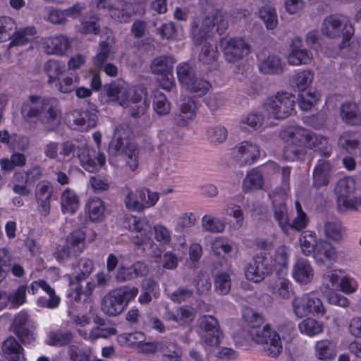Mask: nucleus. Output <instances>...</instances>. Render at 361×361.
<instances>
[{"label":"nucleus","mask_w":361,"mask_h":361,"mask_svg":"<svg viewBox=\"0 0 361 361\" xmlns=\"http://www.w3.org/2000/svg\"><path fill=\"white\" fill-rule=\"evenodd\" d=\"M20 114L26 122H39L53 130L59 123L60 103L56 97L31 94L22 104Z\"/></svg>","instance_id":"1"},{"label":"nucleus","mask_w":361,"mask_h":361,"mask_svg":"<svg viewBox=\"0 0 361 361\" xmlns=\"http://www.w3.org/2000/svg\"><path fill=\"white\" fill-rule=\"evenodd\" d=\"M244 317L252 326L247 332V342L254 341L257 344L262 345L266 354L272 357H276L282 352L283 346L279 334L274 330H271L269 324L263 328L258 326L262 322V318L259 314L252 310H247Z\"/></svg>","instance_id":"2"},{"label":"nucleus","mask_w":361,"mask_h":361,"mask_svg":"<svg viewBox=\"0 0 361 361\" xmlns=\"http://www.w3.org/2000/svg\"><path fill=\"white\" fill-rule=\"evenodd\" d=\"M104 92L109 101L128 108L130 115L134 118L143 115L149 106L148 102L142 98V91L139 93L133 90L123 81H115L104 85Z\"/></svg>","instance_id":"3"},{"label":"nucleus","mask_w":361,"mask_h":361,"mask_svg":"<svg viewBox=\"0 0 361 361\" xmlns=\"http://www.w3.org/2000/svg\"><path fill=\"white\" fill-rule=\"evenodd\" d=\"M228 22L224 20L222 13L218 10H212L192 18L190 35L195 42L201 44L212 39L216 32L222 35L228 28Z\"/></svg>","instance_id":"4"},{"label":"nucleus","mask_w":361,"mask_h":361,"mask_svg":"<svg viewBox=\"0 0 361 361\" xmlns=\"http://www.w3.org/2000/svg\"><path fill=\"white\" fill-rule=\"evenodd\" d=\"M137 287L123 286L106 295L102 302L103 312L109 316L120 314L138 294Z\"/></svg>","instance_id":"5"},{"label":"nucleus","mask_w":361,"mask_h":361,"mask_svg":"<svg viewBox=\"0 0 361 361\" xmlns=\"http://www.w3.org/2000/svg\"><path fill=\"white\" fill-rule=\"evenodd\" d=\"M36 329V322L24 310L14 315L9 326V331L26 347H34L37 343Z\"/></svg>","instance_id":"6"},{"label":"nucleus","mask_w":361,"mask_h":361,"mask_svg":"<svg viewBox=\"0 0 361 361\" xmlns=\"http://www.w3.org/2000/svg\"><path fill=\"white\" fill-rule=\"evenodd\" d=\"M314 79V73L310 70H303L296 72L290 80V84L300 92L298 102L299 107L302 111L310 110L314 103L319 99L317 91L307 90Z\"/></svg>","instance_id":"7"},{"label":"nucleus","mask_w":361,"mask_h":361,"mask_svg":"<svg viewBox=\"0 0 361 361\" xmlns=\"http://www.w3.org/2000/svg\"><path fill=\"white\" fill-rule=\"evenodd\" d=\"M126 207L130 211L141 212L154 206L159 199V195L146 188H140L135 192L128 185L121 189Z\"/></svg>","instance_id":"8"},{"label":"nucleus","mask_w":361,"mask_h":361,"mask_svg":"<svg viewBox=\"0 0 361 361\" xmlns=\"http://www.w3.org/2000/svg\"><path fill=\"white\" fill-rule=\"evenodd\" d=\"M321 30L326 37L336 39L342 37V45L346 44L354 35V27L346 17L330 15L322 23Z\"/></svg>","instance_id":"9"},{"label":"nucleus","mask_w":361,"mask_h":361,"mask_svg":"<svg viewBox=\"0 0 361 361\" xmlns=\"http://www.w3.org/2000/svg\"><path fill=\"white\" fill-rule=\"evenodd\" d=\"M295 105V96L288 92H278L267 99L264 109L270 118L283 119L291 114Z\"/></svg>","instance_id":"10"},{"label":"nucleus","mask_w":361,"mask_h":361,"mask_svg":"<svg viewBox=\"0 0 361 361\" xmlns=\"http://www.w3.org/2000/svg\"><path fill=\"white\" fill-rule=\"evenodd\" d=\"M355 180L350 176L344 177L337 182L335 193L339 208L357 209L361 206V197L355 195Z\"/></svg>","instance_id":"11"},{"label":"nucleus","mask_w":361,"mask_h":361,"mask_svg":"<svg viewBox=\"0 0 361 361\" xmlns=\"http://www.w3.org/2000/svg\"><path fill=\"white\" fill-rule=\"evenodd\" d=\"M273 208L274 219L285 233H288V231L292 229L300 231L307 227L308 219L305 213L297 214L296 217L290 223L284 202H277L276 200H274Z\"/></svg>","instance_id":"12"},{"label":"nucleus","mask_w":361,"mask_h":361,"mask_svg":"<svg viewBox=\"0 0 361 361\" xmlns=\"http://www.w3.org/2000/svg\"><path fill=\"white\" fill-rule=\"evenodd\" d=\"M295 139H300L304 147L318 152L322 157H329L331 154V147L326 137L317 135L310 130L296 127Z\"/></svg>","instance_id":"13"},{"label":"nucleus","mask_w":361,"mask_h":361,"mask_svg":"<svg viewBox=\"0 0 361 361\" xmlns=\"http://www.w3.org/2000/svg\"><path fill=\"white\" fill-rule=\"evenodd\" d=\"M273 271V262L266 254L256 255L245 270L246 279L257 283Z\"/></svg>","instance_id":"14"},{"label":"nucleus","mask_w":361,"mask_h":361,"mask_svg":"<svg viewBox=\"0 0 361 361\" xmlns=\"http://www.w3.org/2000/svg\"><path fill=\"white\" fill-rule=\"evenodd\" d=\"M78 158L82 168L90 173L97 171L106 163L102 153L89 148L85 144L78 148Z\"/></svg>","instance_id":"15"},{"label":"nucleus","mask_w":361,"mask_h":361,"mask_svg":"<svg viewBox=\"0 0 361 361\" xmlns=\"http://www.w3.org/2000/svg\"><path fill=\"white\" fill-rule=\"evenodd\" d=\"M295 131L296 128H289L281 133L282 139L286 142L283 149V157L290 161L301 159L305 152V147L300 139H295Z\"/></svg>","instance_id":"16"},{"label":"nucleus","mask_w":361,"mask_h":361,"mask_svg":"<svg viewBox=\"0 0 361 361\" xmlns=\"http://www.w3.org/2000/svg\"><path fill=\"white\" fill-rule=\"evenodd\" d=\"M200 336L202 341L214 346L220 343L221 334L217 319L211 315H204L200 319Z\"/></svg>","instance_id":"17"},{"label":"nucleus","mask_w":361,"mask_h":361,"mask_svg":"<svg viewBox=\"0 0 361 361\" xmlns=\"http://www.w3.org/2000/svg\"><path fill=\"white\" fill-rule=\"evenodd\" d=\"M130 228L133 233V242L135 245L149 247L156 245L151 238L152 227L145 219L134 216Z\"/></svg>","instance_id":"18"},{"label":"nucleus","mask_w":361,"mask_h":361,"mask_svg":"<svg viewBox=\"0 0 361 361\" xmlns=\"http://www.w3.org/2000/svg\"><path fill=\"white\" fill-rule=\"evenodd\" d=\"M234 159L240 166L254 164L260 156L259 147L255 143L243 141L235 146Z\"/></svg>","instance_id":"19"},{"label":"nucleus","mask_w":361,"mask_h":361,"mask_svg":"<svg viewBox=\"0 0 361 361\" xmlns=\"http://www.w3.org/2000/svg\"><path fill=\"white\" fill-rule=\"evenodd\" d=\"M85 233L81 230L71 232L67 236L66 244L58 255V259L63 256L76 257L80 255L85 249Z\"/></svg>","instance_id":"20"},{"label":"nucleus","mask_w":361,"mask_h":361,"mask_svg":"<svg viewBox=\"0 0 361 361\" xmlns=\"http://www.w3.org/2000/svg\"><path fill=\"white\" fill-rule=\"evenodd\" d=\"M53 193L54 188L49 181L42 180L37 183L35 190V200L39 212L44 216H48L50 213Z\"/></svg>","instance_id":"21"},{"label":"nucleus","mask_w":361,"mask_h":361,"mask_svg":"<svg viewBox=\"0 0 361 361\" xmlns=\"http://www.w3.org/2000/svg\"><path fill=\"white\" fill-rule=\"evenodd\" d=\"M313 257L319 266L329 268L336 262L338 255L335 247L330 243L319 240Z\"/></svg>","instance_id":"22"},{"label":"nucleus","mask_w":361,"mask_h":361,"mask_svg":"<svg viewBox=\"0 0 361 361\" xmlns=\"http://www.w3.org/2000/svg\"><path fill=\"white\" fill-rule=\"evenodd\" d=\"M197 106L190 97L181 99L179 105V114L175 116L177 126L184 127L189 125L197 116Z\"/></svg>","instance_id":"23"},{"label":"nucleus","mask_w":361,"mask_h":361,"mask_svg":"<svg viewBox=\"0 0 361 361\" xmlns=\"http://www.w3.org/2000/svg\"><path fill=\"white\" fill-rule=\"evenodd\" d=\"M314 276V271L310 262L305 258L298 259L293 267V279L301 285H307L312 281Z\"/></svg>","instance_id":"24"},{"label":"nucleus","mask_w":361,"mask_h":361,"mask_svg":"<svg viewBox=\"0 0 361 361\" xmlns=\"http://www.w3.org/2000/svg\"><path fill=\"white\" fill-rule=\"evenodd\" d=\"M147 271V266L142 262H136L130 267L121 264L118 268L116 279L118 282L128 281L143 276Z\"/></svg>","instance_id":"25"},{"label":"nucleus","mask_w":361,"mask_h":361,"mask_svg":"<svg viewBox=\"0 0 361 361\" xmlns=\"http://www.w3.org/2000/svg\"><path fill=\"white\" fill-rule=\"evenodd\" d=\"M73 121L78 129L87 131L96 126L97 115L94 110H77L73 113Z\"/></svg>","instance_id":"26"},{"label":"nucleus","mask_w":361,"mask_h":361,"mask_svg":"<svg viewBox=\"0 0 361 361\" xmlns=\"http://www.w3.org/2000/svg\"><path fill=\"white\" fill-rule=\"evenodd\" d=\"M2 351L9 361H26L23 348L13 336L4 341Z\"/></svg>","instance_id":"27"},{"label":"nucleus","mask_w":361,"mask_h":361,"mask_svg":"<svg viewBox=\"0 0 361 361\" xmlns=\"http://www.w3.org/2000/svg\"><path fill=\"white\" fill-rule=\"evenodd\" d=\"M331 164L324 160H319L313 171V185L316 188L328 185L331 178Z\"/></svg>","instance_id":"28"},{"label":"nucleus","mask_w":361,"mask_h":361,"mask_svg":"<svg viewBox=\"0 0 361 361\" xmlns=\"http://www.w3.org/2000/svg\"><path fill=\"white\" fill-rule=\"evenodd\" d=\"M194 310L189 307H180L174 310H167L164 314L165 319L184 325L193 320Z\"/></svg>","instance_id":"29"},{"label":"nucleus","mask_w":361,"mask_h":361,"mask_svg":"<svg viewBox=\"0 0 361 361\" xmlns=\"http://www.w3.org/2000/svg\"><path fill=\"white\" fill-rule=\"evenodd\" d=\"M79 197L71 188H66L61 195V208L63 214H73L79 207Z\"/></svg>","instance_id":"30"},{"label":"nucleus","mask_w":361,"mask_h":361,"mask_svg":"<svg viewBox=\"0 0 361 361\" xmlns=\"http://www.w3.org/2000/svg\"><path fill=\"white\" fill-rule=\"evenodd\" d=\"M341 116L343 121L350 126L361 124V112L354 102H345L341 107Z\"/></svg>","instance_id":"31"},{"label":"nucleus","mask_w":361,"mask_h":361,"mask_svg":"<svg viewBox=\"0 0 361 361\" xmlns=\"http://www.w3.org/2000/svg\"><path fill=\"white\" fill-rule=\"evenodd\" d=\"M110 16L120 23L129 21L133 13V5L127 1H121L115 6H109Z\"/></svg>","instance_id":"32"},{"label":"nucleus","mask_w":361,"mask_h":361,"mask_svg":"<svg viewBox=\"0 0 361 361\" xmlns=\"http://www.w3.org/2000/svg\"><path fill=\"white\" fill-rule=\"evenodd\" d=\"M336 355V345L329 340H321L315 344V356L322 361H331Z\"/></svg>","instance_id":"33"},{"label":"nucleus","mask_w":361,"mask_h":361,"mask_svg":"<svg viewBox=\"0 0 361 361\" xmlns=\"http://www.w3.org/2000/svg\"><path fill=\"white\" fill-rule=\"evenodd\" d=\"M289 261V249L284 245L279 247L274 256L273 268L279 276H283L287 272Z\"/></svg>","instance_id":"34"},{"label":"nucleus","mask_w":361,"mask_h":361,"mask_svg":"<svg viewBox=\"0 0 361 361\" xmlns=\"http://www.w3.org/2000/svg\"><path fill=\"white\" fill-rule=\"evenodd\" d=\"M174 63L175 59L171 56H157L152 62L151 70L154 74L170 75Z\"/></svg>","instance_id":"35"},{"label":"nucleus","mask_w":361,"mask_h":361,"mask_svg":"<svg viewBox=\"0 0 361 361\" xmlns=\"http://www.w3.org/2000/svg\"><path fill=\"white\" fill-rule=\"evenodd\" d=\"M284 67L285 63L276 55H269L267 59L261 60L259 64L260 72L265 74H281Z\"/></svg>","instance_id":"36"},{"label":"nucleus","mask_w":361,"mask_h":361,"mask_svg":"<svg viewBox=\"0 0 361 361\" xmlns=\"http://www.w3.org/2000/svg\"><path fill=\"white\" fill-rule=\"evenodd\" d=\"M291 49L287 55V60L290 65L300 66L308 64L312 59V53L306 48L301 47H290Z\"/></svg>","instance_id":"37"},{"label":"nucleus","mask_w":361,"mask_h":361,"mask_svg":"<svg viewBox=\"0 0 361 361\" xmlns=\"http://www.w3.org/2000/svg\"><path fill=\"white\" fill-rule=\"evenodd\" d=\"M183 87L195 96L201 97L207 93L212 87V85L209 81L195 76L184 85Z\"/></svg>","instance_id":"38"},{"label":"nucleus","mask_w":361,"mask_h":361,"mask_svg":"<svg viewBox=\"0 0 361 361\" xmlns=\"http://www.w3.org/2000/svg\"><path fill=\"white\" fill-rule=\"evenodd\" d=\"M264 184L262 173L257 169L248 171L243 182L244 192L258 190L262 188Z\"/></svg>","instance_id":"39"},{"label":"nucleus","mask_w":361,"mask_h":361,"mask_svg":"<svg viewBox=\"0 0 361 361\" xmlns=\"http://www.w3.org/2000/svg\"><path fill=\"white\" fill-rule=\"evenodd\" d=\"M85 208L88 216L92 221H99L103 218L105 207L101 199L98 197L90 198L87 201Z\"/></svg>","instance_id":"40"},{"label":"nucleus","mask_w":361,"mask_h":361,"mask_svg":"<svg viewBox=\"0 0 361 361\" xmlns=\"http://www.w3.org/2000/svg\"><path fill=\"white\" fill-rule=\"evenodd\" d=\"M310 302L314 303V301L310 298L307 293L295 297L292 301V307L295 316L302 318L309 315L308 302Z\"/></svg>","instance_id":"41"},{"label":"nucleus","mask_w":361,"mask_h":361,"mask_svg":"<svg viewBox=\"0 0 361 361\" xmlns=\"http://www.w3.org/2000/svg\"><path fill=\"white\" fill-rule=\"evenodd\" d=\"M36 30L34 27L20 28L16 31L11 36L13 40L9 45H23L27 43H32L35 39Z\"/></svg>","instance_id":"42"},{"label":"nucleus","mask_w":361,"mask_h":361,"mask_svg":"<svg viewBox=\"0 0 361 361\" xmlns=\"http://www.w3.org/2000/svg\"><path fill=\"white\" fill-rule=\"evenodd\" d=\"M73 339L70 331H51L48 334L47 343L51 346L62 347L68 345Z\"/></svg>","instance_id":"43"},{"label":"nucleus","mask_w":361,"mask_h":361,"mask_svg":"<svg viewBox=\"0 0 361 361\" xmlns=\"http://www.w3.org/2000/svg\"><path fill=\"white\" fill-rule=\"evenodd\" d=\"M161 343L162 345L159 351L162 353L165 361H182V349L180 347L166 341H161Z\"/></svg>","instance_id":"44"},{"label":"nucleus","mask_w":361,"mask_h":361,"mask_svg":"<svg viewBox=\"0 0 361 361\" xmlns=\"http://www.w3.org/2000/svg\"><path fill=\"white\" fill-rule=\"evenodd\" d=\"M298 329L301 334L312 337L323 331V324L320 322L307 318L298 324Z\"/></svg>","instance_id":"45"},{"label":"nucleus","mask_w":361,"mask_h":361,"mask_svg":"<svg viewBox=\"0 0 361 361\" xmlns=\"http://www.w3.org/2000/svg\"><path fill=\"white\" fill-rule=\"evenodd\" d=\"M64 71V66L54 59L47 61L44 65V71L48 77L47 82L52 85L59 80V76Z\"/></svg>","instance_id":"46"},{"label":"nucleus","mask_w":361,"mask_h":361,"mask_svg":"<svg viewBox=\"0 0 361 361\" xmlns=\"http://www.w3.org/2000/svg\"><path fill=\"white\" fill-rule=\"evenodd\" d=\"M222 51L226 61L237 62L250 52V47H222Z\"/></svg>","instance_id":"47"},{"label":"nucleus","mask_w":361,"mask_h":361,"mask_svg":"<svg viewBox=\"0 0 361 361\" xmlns=\"http://www.w3.org/2000/svg\"><path fill=\"white\" fill-rule=\"evenodd\" d=\"M271 291L283 299H288L293 293L291 282L285 278L280 277L276 283L270 287Z\"/></svg>","instance_id":"48"},{"label":"nucleus","mask_w":361,"mask_h":361,"mask_svg":"<svg viewBox=\"0 0 361 361\" xmlns=\"http://www.w3.org/2000/svg\"><path fill=\"white\" fill-rule=\"evenodd\" d=\"M211 249L214 255H228L233 250V242L225 237H216L212 243Z\"/></svg>","instance_id":"49"},{"label":"nucleus","mask_w":361,"mask_h":361,"mask_svg":"<svg viewBox=\"0 0 361 361\" xmlns=\"http://www.w3.org/2000/svg\"><path fill=\"white\" fill-rule=\"evenodd\" d=\"M319 240L313 231H307L300 238V244L302 253L305 255L314 254Z\"/></svg>","instance_id":"50"},{"label":"nucleus","mask_w":361,"mask_h":361,"mask_svg":"<svg viewBox=\"0 0 361 361\" xmlns=\"http://www.w3.org/2000/svg\"><path fill=\"white\" fill-rule=\"evenodd\" d=\"M13 191L18 195L27 196L30 193L28 180L25 172H16L13 178Z\"/></svg>","instance_id":"51"},{"label":"nucleus","mask_w":361,"mask_h":361,"mask_svg":"<svg viewBox=\"0 0 361 361\" xmlns=\"http://www.w3.org/2000/svg\"><path fill=\"white\" fill-rule=\"evenodd\" d=\"M203 228L212 233H221L225 229L224 222L212 214H205L202 219Z\"/></svg>","instance_id":"52"},{"label":"nucleus","mask_w":361,"mask_h":361,"mask_svg":"<svg viewBox=\"0 0 361 361\" xmlns=\"http://www.w3.org/2000/svg\"><path fill=\"white\" fill-rule=\"evenodd\" d=\"M259 16L263 20L268 30H274L278 25L276 9L271 6H263L259 11Z\"/></svg>","instance_id":"53"},{"label":"nucleus","mask_w":361,"mask_h":361,"mask_svg":"<svg viewBox=\"0 0 361 361\" xmlns=\"http://www.w3.org/2000/svg\"><path fill=\"white\" fill-rule=\"evenodd\" d=\"M197 294H207L212 288V281L209 275L206 272L200 271L192 281Z\"/></svg>","instance_id":"54"},{"label":"nucleus","mask_w":361,"mask_h":361,"mask_svg":"<svg viewBox=\"0 0 361 361\" xmlns=\"http://www.w3.org/2000/svg\"><path fill=\"white\" fill-rule=\"evenodd\" d=\"M79 81L80 77L77 73H71L70 75L65 77L61 81L59 79L55 82V86L62 93H71L75 90Z\"/></svg>","instance_id":"55"},{"label":"nucleus","mask_w":361,"mask_h":361,"mask_svg":"<svg viewBox=\"0 0 361 361\" xmlns=\"http://www.w3.org/2000/svg\"><path fill=\"white\" fill-rule=\"evenodd\" d=\"M27 286L21 285L17 289L8 294L9 299V309H17L27 302Z\"/></svg>","instance_id":"56"},{"label":"nucleus","mask_w":361,"mask_h":361,"mask_svg":"<svg viewBox=\"0 0 361 361\" xmlns=\"http://www.w3.org/2000/svg\"><path fill=\"white\" fill-rule=\"evenodd\" d=\"M192 296L193 290L185 286H180L173 291L167 290V297L178 304L188 301Z\"/></svg>","instance_id":"57"},{"label":"nucleus","mask_w":361,"mask_h":361,"mask_svg":"<svg viewBox=\"0 0 361 361\" xmlns=\"http://www.w3.org/2000/svg\"><path fill=\"white\" fill-rule=\"evenodd\" d=\"M218 56L217 47H202L199 60L204 64H211L214 68H216Z\"/></svg>","instance_id":"58"},{"label":"nucleus","mask_w":361,"mask_h":361,"mask_svg":"<svg viewBox=\"0 0 361 361\" xmlns=\"http://www.w3.org/2000/svg\"><path fill=\"white\" fill-rule=\"evenodd\" d=\"M153 108L159 115L161 116L169 114L171 109V104L164 93L159 91L155 92L153 99Z\"/></svg>","instance_id":"59"},{"label":"nucleus","mask_w":361,"mask_h":361,"mask_svg":"<svg viewBox=\"0 0 361 361\" xmlns=\"http://www.w3.org/2000/svg\"><path fill=\"white\" fill-rule=\"evenodd\" d=\"M214 287L216 291L222 295H226L231 290V280L229 274L221 272L215 276Z\"/></svg>","instance_id":"60"},{"label":"nucleus","mask_w":361,"mask_h":361,"mask_svg":"<svg viewBox=\"0 0 361 361\" xmlns=\"http://www.w3.org/2000/svg\"><path fill=\"white\" fill-rule=\"evenodd\" d=\"M338 147L347 153L353 154L358 147L359 142L350 133H343L338 139Z\"/></svg>","instance_id":"61"},{"label":"nucleus","mask_w":361,"mask_h":361,"mask_svg":"<svg viewBox=\"0 0 361 361\" xmlns=\"http://www.w3.org/2000/svg\"><path fill=\"white\" fill-rule=\"evenodd\" d=\"M155 240L164 247L171 246L172 232L168 228L161 224H157L154 226Z\"/></svg>","instance_id":"62"},{"label":"nucleus","mask_w":361,"mask_h":361,"mask_svg":"<svg viewBox=\"0 0 361 361\" xmlns=\"http://www.w3.org/2000/svg\"><path fill=\"white\" fill-rule=\"evenodd\" d=\"M78 273L75 276V280L78 283L86 279L94 269V262L87 258H82L78 264Z\"/></svg>","instance_id":"63"},{"label":"nucleus","mask_w":361,"mask_h":361,"mask_svg":"<svg viewBox=\"0 0 361 361\" xmlns=\"http://www.w3.org/2000/svg\"><path fill=\"white\" fill-rule=\"evenodd\" d=\"M178 78L181 85H185L192 78H195L194 69L188 63L183 62L178 65L176 68Z\"/></svg>","instance_id":"64"}]
</instances>
